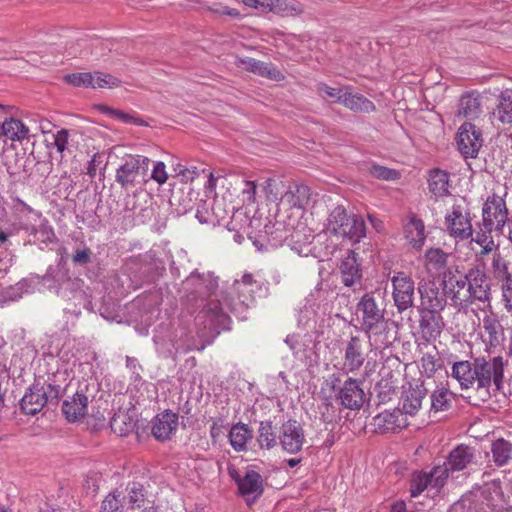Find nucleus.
<instances>
[{"label": "nucleus", "mask_w": 512, "mask_h": 512, "mask_svg": "<svg viewBox=\"0 0 512 512\" xmlns=\"http://www.w3.org/2000/svg\"><path fill=\"white\" fill-rule=\"evenodd\" d=\"M266 290L264 284L251 273H244L240 280L234 281L232 292H221L202 307L195 316V324L203 330V334H219L222 330H228L231 323L229 313L238 319H247L248 309L254 305L256 297Z\"/></svg>", "instance_id": "nucleus-1"}, {"label": "nucleus", "mask_w": 512, "mask_h": 512, "mask_svg": "<svg viewBox=\"0 0 512 512\" xmlns=\"http://www.w3.org/2000/svg\"><path fill=\"white\" fill-rule=\"evenodd\" d=\"M357 310L361 312V327L370 345L375 349L388 348L396 339L394 322L385 317V309L380 307L373 292H367L361 297Z\"/></svg>", "instance_id": "nucleus-2"}, {"label": "nucleus", "mask_w": 512, "mask_h": 512, "mask_svg": "<svg viewBox=\"0 0 512 512\" xmlns=\"http://www.w3.org/2000/svg\"><path fill=\"white\" fill-rule=\"evenodd\" d=\"M66 388L57 381V374H48L47 377H35L34 382L26 389L19 400L20 411L25 415L34 416L44 407H56Z\"/></svg>", "instance_id": "nucleus-3"}, {"label": "nucleus", "mask_w": 512, "mask_h": 512, "mask_svg": "<svg viewBox=\"0 0 512 512\" xmlns=\"http://www.w3.org/2000/svg\"><path fill=\"white\" fill-rule=\"evenodd\" d=\"M274 233L276 234L273 237L274 240L289 241L291 248L299 254L308 255L311 252L310 245L314 240V235L298 219L288 216V221L276 219L273 225H265L266 235Z\"/></svg>", "instance_id": "nucleus-4"}, {"label": "nucleus", "mask_w": 512, "mask_h": 512, "mask_svg": "<svg viewBox=\"0 0 512 512\" xmlns=\"http://www.w3.org/2000/svg\"><path fill=\"white\" fill-rule=\"evenodd\" d=\"M507 362L502 356H495L490 360L485 357H477L473 361L474 375L476 377L477 390L484 393L485 397H490V389L494 386V391H500L503 387L504 367Z\"/></svg>", "instance_id": "nucleus-5"}, {"label": "nucleus", "mask_w": 512, "mask_h": 512, "mask_svg": "<svg viewBox=\"0 0 512 512\" xmlns=\"http://www.w3.org/2000/svg\"><path fill=\"white\" fill-rule=\"evenodd\" d=\"M330 389L335 393V400L349 410H360L366 402V394L361 387L362 382L348 377L341 383V375L333 373L329 377Z\"/></svg>", "instance_id": "nucleus-6"}, {"label": "nucleus", "mask_w": 512, "mask_h": 512, "mask_svg": "<svg viewBox=\"0 0 512 512\" xmlns=\"http://www.w3.org/2000/svg\"><path fill=\"white\" fill-rule=\"evenodd\" d=\"M218 288V277L212 272L192 271L182 282V290L187 302L207 300Z\"/></svg>", "instance_id": "nucleus-7"}, {"label": "nucleus", "mask_w": 512, "mask_h": 512, "mask_svg": "<svg viewBox=\"0 0 512 512\" xmlns=\"http://www.w3.org/2000/svg\"><path fill=\"white\" fill-rule=\"evenodd\" d=\"M467 277V299L464 300V306H467L468 309L477 302L490 306L492 300L491 280L484 268L479 265L469 268Z\"/></svg>", "instance_id": "nucleus-8"}, {"label": "nucleus", "mask_w": 512, "mask_h": 512, "mask_svg": "<svg viewBox=\"0 0 512 512\" xmlns=\"http://www.w3.org/2000/svg\"><path fill=\"white\" fill-rule=\"evenodd\" d=\"M483 96L476 92H468L459 99L457 111L453 116V125L458 128H476L475 122L483 115Z\"/></svg>", "instance_id": "nucleus-9"}, {"label": "nucleus", "mask_w": 512, "mask_h": 512, "mask_svg": "<svg viewBox=\"0 0 512 512\" xmlns=\"http://www.w3.org/2000/svg\"><path fill=\"white\" fill-rule=\"evenodd\" d=\"M150 159L143 155H125L116 169L115 181L123 189L134 186L149 169Z\"/></svg>", "instance_id": "nucleus-10"}, {"label": "nucleus", "mask_w": 512, "mask_h": 512, "mask_svg": "<svg viewBox=\"0 0 512 512\" xmlns=\"http://www.w3.org/2000/svg\"><path fill=\"white\" fill-rule=\"evenodd\" d=\"M476 457L475 448L460 444L452 449L442 465H436V472L440 473L436 480L438 484L447 481L450 474L462 471L474 462Z\"/></svg>", "instance_id": "nucleus-11"}, {"label": "nucleus", "mask_w": 512, "mask_h": 512, "mask_svg": "<svg viewBox=\"0 0 512 512\" xmlns=\"http://www.w3.org/2000/svg\"><path fill=\"white\" fill-rule=\"evenodd\" d=\"M508 220L505 200L495 193L488 196L482 207V225L502 234Z\"/></svg>", "instance_id": "nucleus-12"}, {"label": "nucleus", "mask_w": 512, "mask_h": 512, "mask_svg": "<svg viewBox=\"0 0 512 512\" xmlns=\"http://www.w3.org/2000/svg\"><path fill=\"white\" fill-rule=\"evenodd\" d=\"M470 211L461 204H453L451 212L445 215V225L450 236L467 240L474 234Z\"/></svg>", "instance_id": "nucleus-13"}, {"label": "nucleus", "mask_w": 512, "mask_h": 512, "mask_svg": "<svg viewBox=\"0 0 512 512\" xmlns=\"http://www.w3.org/2000/svg\"><path fill=\"white\" fill-rule=\"evenodd\" d=\"M392 297L398 313H403L414 306L415 282L405 272H397L391 278Z\"/></svg>", "instance_id": "nucleus-14"}, {"label": "nucleus", "mask_w": 512, "mask_h": 512, "mask_svg": "<svg viewBox=\"0 0 512 512\" xmlns=\"http://www.w3.org/2000/svg\"><path fill=\"white\" fill-rule=\"evenodd\" d=\"M467 278V272L461 273L459 267H456L455 270L448 268L443 276L442 284L448 294V298L451 300L452 305L459 311L467 310V306H464V300L467 299V292L462 293L463 289H468Z\"/></svg>", "instance_id": "nucleus-15"}, {"label": "nucleus", "mask_w": 512, "mask_h": 512, "mask_svg": "<svg viewBox=\"0 0 512 512\" xmlns=\"http://www.w3.org/2000/svg\"><path fill=\"white\" fill-rule=\"evenodd\" d=\"M278 439L279 445L285 452L289 454L300 452L305 442L302 425L295 419L283 422L278 431Z\"/></svg>", "instance_id": "nucleus-16"}, {"label": "nucleus", "mask_w": 512, "mask_h": 512, "mask_svg": "<svg viewBox=\"0 0 512 512\" xmlns=\"http://www.w3.org/2000/svg\"><path fill=\"white\" fill-rule=\"evenodd\" d=\"M421 304L418 310L441 312L447 305L448 294L443 287L440 289L435 282H420L417 287Z\"/></svg>", "instance_id": "nucleus-17"}, {"label": "nucleus", "mask_w": 512, "mask_h": 512, "mask_svg": "<svg viewBox=\"0 0 512 512\" xmlns=\"http://www.w3.org/2000/svg\"><path fill=\"white\" fill-rule=\"evenodd\" d=\"M370 426L373 433H396L408 426L407 417L399 407L393 410H385L373 417Z\"/></svg>", "instance_id": "nucleus-18"}, {"label": "nucleus", "mask_w": 512, "mask_h": 512, "mask_svg": "<svg viewBox=\"0 0 512 512\" xmlns=\"http://www.w3.org/2000/svg\"><path fill=\"white\" fill-rule=\"evenodd\" d=\"M179 425V415L170 409L155 415L151 422V434L158 442H166L176 433Z\"/></svg>", "instance_id": "nucleus-19"}, {"label": "nucleus", "mask_w": 512, "mask_h": 512, "mask_svg": "<svg viewBox=\"0 0 512 512\" xmlns=\"http://www.w3.org/2000/svg\"><path fill=\"white\" fill-rule=\"evenodd\" d=\"M367 357L365 341L360 336H351L344 347L343 368L347 372H356Z\"/></svg>", "instance_id": "nucleus-20"}, {"label": "nucleus", "mask_w": 512, "mask_h": 512, "mask_svg": "<svg viewBox=\"0 0 512 512\" xmlns=\"http://www.w3.org/2000/svg\"><path fill=\"white\" fill-rule=\"evenodd\" d=\"M61 410L65 419L70 423L85 417L88 410V396L85 390L79 386L72 396H68L63 401Z\"/></svg>", "instance_id": "nucleus-21"}, {"label": "nucleus", "mask_w": 512, "mask_h": 512, "mask_svg": "<svg viewBox=\"0 0 512 512\" xmlns=\"http://www.w3.org/2000/svg\"><path fill=\"white\" fill-rule=\"evenodd\" d=\"M419 312V330L421 338L426 343H431L440 337L444 328V321L441 312L423 311Z\"/></svg>", "instance_id": "nucleus-22"}, {"label": "nucleus", "mask_w": 512, "mask_h": 512, "mask_svg": "<svg viewBox=\"0 0 512 512\" xmlns=\"http://www.w3.org/2000/svg\"><path fill=\"white\" fill-rule=\"evenodd\" d=\"M455 140L464 159L476 158L484 142L482 130H458Z\"/></svg>", "instance_id": "nucleus-23"}, {"label": "nucleus", "mask_w": 512, "mask_h": 512, "mask_svg": "<svg viewBox=\"0 0 512 512\" xmlns=\"http://www.w3.org/2000/svg\"><path fill=\"white\" fill-rule=\"evenodd\" d=\"M235 65L242 70L271 80L281 81L284 79V75L276 66L251 57H238L235 60Z\"/></svg>", "instance_id": "nucleus-24"}, {"label": "nucleus", "mask_w": 512, "mask_h": 512, "mask_svg": "<svg viewBox=\"0 0 512 512\" xmlns=\"http://www.w3.org/2000/svg\"><path fill=\"white\" fill-rule=\"evenodd\" d=\"M427 393L428 389L425 387L423 381L418 380L414 386L410 384L409 388L405 390L401 396L400 403L402 404V408H400V410L403 411V415L406 417L407 415H416Z\"/></svg>", "instance_id": "nucleus-25"}, {"label": "nucleus", "mask_w": 512, "mask_h": 512, "mask_svg": "<svg viewBox=\"0 0 512 512\" xmlns=\"http://www.w3.org/2000/svg\"><path fill=\"white\" fill-rule=\"evenodd\" d=\"M496 101V107L490 113L492 125L512 124V89L501 90Z\"/></svg>", "instance_id": "nucleus-26"}, {"label": "nucleus", "mask_w": 512, "mask_h": 512, "mask_svg": "<svg viewBox=\"0 0 512 512\" xmlns=\"http://www.w3.org/2000/svg\"><path fill=\"white\" fill-rule=\"evenodd\" d=\"M341 275V282L346 287H353L356 284H361L362 270L358 262V254L349 250L347 256L344 257L339 266Z\"/></svg>", "instance_id": "nucleus-27"}, {"label": "nucleus", "mask_w": 512, "mask_h": 512, "mask_svg": "<svg viewBox=\"0 0 512 512\" xmlns=\"http://www.w3.org/2000/svg\"><path fill=\"white\" fill-rule=\"evenodd\" d=\"M440 473L436 472V466H434L429 472L415 471L412 474L410 480V496L412 498L418 497L425 489L431 487L435 489H441L445 482L438 484L436 480H439L437 476Z\"/></svg>", "instance_id": "nucleus-28"}, {"label": "nucleus", "mask_w": 512, "mask_h": 512, "mask_svg": "<svg viewBox=\"0 0 512 512\" xmlns=\"http://www.w3.org/2000/svg\"><path fill=\"white\" fill-rule=\"evenodd\" d=\"M310 188L301 183H291L282 196V202L292 208L304 209L310 201Z\"/></svg>", "instance_id": "nucleus-29"}, {"label": "nucleus", "mask_w": 512, "mask_h": 512, "mask_svg": "<svg viewBox=\"0 0 512 512\" xmlns=\"http://www.w3.org/2000/svg\"><path fill=\"white\" fill-rule=\"evenodd\" d=\"M483 329L488 335L487 345L489 349L497 348L505 342L504 327L494 313H490L483 318Z\"/></svg>", "instance_id": "nucleus-30"}, {"label": "nucleus", "mask_w": 512, "mask_h": 512, "mask_svg": "<svg viewBox=\"0 0 512 512\" xmlns=\"http://www.w3.org/2000/svg\"><path fill=\"white\" fill-rule=\"evenodd\" d=\"M238 483L240 495H254L255 498L260 497L264 492L263 478L254 469L248 468Z\"/></svg>", "instance_id": "nucleus-31"}, {"label": "nucleus", "mask_w": 512, "mask_h": 512, "mask_svg": "<svg viewBox=\"0 0 512 512\" xmlns=\"http://www.w3.org/2000/svg\"><path fill=\"white\" fill-rule=\"evenodd\" d=\"M405 237L414 248H421L425 242V225L415 213L408 214V222L404 225Z\"/></svg>", "instance_id": "nucleus-32"}, {"label": "nucleus", "mask_w": 512, "mask_h": 512, "mask_svg": "<svg viewBox=\"0 0 512 512\" xmlns=\"http://www.w3.org/2000/svg\"><path fill=\"white\" fill-rule=\"evenodd\" d=\"M344 239H348L351 243L355 244L360 242L366 235V223L361 215L353 214L348 222L337 234Z\"/></svg>", "instance_id": "nucleus-33"}, {"label": "nucleus", "mask_w": 512, "mask_h": 512, "mask_svg": "<svg viewBox=\"0 0 512 512\" xmlns=\"http://www.w3.org/2000/svg\"><path fill=\"white\" fill-rule=\"evenodd\" d=\"M489 272L494 280L503 284L512 279L511 262L499 251H496L492 255Z\"/></svg>", "instance_id": "nucleus-34"}, {"label": "nucleus", "mask_w": 512, "mask_h": 512, "mask_svg": "<svg viewBox=\"0 0 512 512\" xmlns=\"http://www.w3.org/2000/svg\"><path fill=\"white\" fill-rule=\"evenodd\" d=\"M229 443L237 452L247 450V442L253 438L252 429L242 422L234 424L229 431Z\"/></svg>", "instance_id": "nucleus-35"}, {"label": "nucleus", "mask_w": 512, "mask_h": 512, "mask_svg": "<svg viewBox=\"0 0 512 512\" xmlns=\"http://www.w3.org/2000/svg\"><path fill=\"white\" fill-rule=\"evenodd\" d=\"M492 461L497 467L508 465L512 460V442L498 438L491 443Z\"/></svg>", "instance_id": "nucleus-36"}, {"label": "nucleus", "mask_w": 512, "mask_h": 512, "mask_svg": "<svg viewBox=\"0 0 512 512\" xmlns=\"http://www.w3.org/2000/svg\"><path fill=\"white\" fill-rule=\"evenodd\" d=\"M452 376L459 382L462 389H469L476 383L474 365L470 361H458L452 366Z\"/></svg>", "instance_id": "nucleus-37"}, {"label": "nucleus", "mask_w": 512, "mask_h": 512, "mask_svg": "<svg viewBox=\"0 0 512 512\" xmlns=\"http://www.w3.org/2000/svg\"><path fill=\"white\" fill-rule=\"evenodd\" d=\"M429 191L436 197H444L449 194V174L439 168L430 170L428 176Z\"/></svg>", "instance_id": "nucleus-38"}, {"label": "nucleus", "mask_w": 512, "mask_h": 512, "mask_svg": "<svg viewBox=\"0 0 512 512\" xmlns=\"http://www.w3.org/2000/svg\"><path fill=\"white\" fill-rule=\"evenodd\" d=\"M97 109L107 114L108 116L118 120L120 123L124 125L130 126H150V122L146 119L140 117L136 112L128 113L120 110L112 109L105 105H98Z\"/></svg>", "instance_id": "nucleus-39"}, {"label": "nucleus", "mask_w": 512, "mask_h": 512, "mask_svg": "<svg viewBox=\"0 0 512 512\" xmlns=\"http://www.w3.org/2000/svg\"><path fill=\"white\" fill-rule=\"evenodd\" d=\"M128 504L131 509L147 507L150 504L148 500V490L144 484L132 481L126 486Z\"/></svg>", "instance_id": "nucleus-40"}, {"label": "nucleus", "mask_w": 512, "mask_h": 512, "mask_svg": "<svg viewBox=\"0 0 512 512\" xmlns=\"http://www.w3.org/2000/svg\"><path fill=\"white\" fill-rule=\"evenodd\" d=\"M375 404L377 406L390 402L397 396V386L391 377L381 378L374 387Z\"/></svg>", "instance_id": "nucleus-41"}, {"label": "nucleus", "mask_w": 512, "mask_h": 512, "mask_svg": "<svg viewBox=\"0 0 512 512\" xmlns=\"http://www.w3.org/2000/svg\"><path fill=\"white\" fill-rule=\"evenodd\" d=\"M347 94L344 97L343 105L355 112L369 113L375 110V105L371 100L359 93H353L350 87H347Z\"/></svg>", "instance_id": "nucleus-42"}, {"label": "nucleus", "mask_w": 512, "mask_h": 512, "mask_svg": "<svg viewBox=\"0 0 512 512\" xmlns=\"http://www.w3.org/2000/svg\"><path fill=\"white\" fill-rule=\"evenodd\" d=\"M278 434L271 421H261L257 442L262 449L270 450L278 444Z\"/></svg>", "instance_id": "nucleus-43"}, {"label": "nucleus", "mask_w": 512, "mask_h": 512, "mask_svg": "<svg viewBox=\"0 0 512 512\" xmlns=\"http://www.w3.org/2000/svg\"><path fill=\"white\" fill-rule=\"evenodd\" d=\"M454 393L446 388H439L432 392L430 396L431 407L430 410L437 413L448 411L452 406V399Z\"/></svg>", "instance_id": "nucleus-44"}, {"label": "nucleus", "mask_w": 512, "mask_h": 512, "mask_svg": "<svg viewBox=\"0 0 512 512\" xmlns=\"http://www.w3.org/2000/svg\"><path fill=\"white\" fill-rule=\"evenodd\" d=\"M347 87H330L325 83H318L316 85V92L324 100L343 104L344 97L347 94Z\"/></svg>", "instance_id": "nucleus-45"}, {"label": "nucleus", "mask_w": 512, "mask_h": 512, "mask_svg": "<svg viewBox=\"0 0 512 512\" xmlns=\"http://www.w3.org/2000/svg\"><path fill=\"white\" fill-rule=\"evenodd\" d=\"M479 230L474 231L475 237L472 238L474 242L482 247L481 254H488L492 252L495 244L492 237V232L495 230H489L485 226L482 225V222L478 224Z\"/></svg>", "instance_id": "nucleus-46"}, {"label": "nucleus", "mask_w": 512, "mask_h": 512, "mask_svg": "<svg viewBox=\"0 0 512 512\" xmlns=\"http://www.w3.org/2000/svg\"><path fill=\"white\" fill-rule=\"evenodd\" d=\"M45 134V142L47 147L53 146L57 152L62 153L68 144L69 130H58L56 134L51 133L52 130H41Z\"/></svg>", "instance_id": "nucleus-47"}, {"label": "nucleus", "mask_w": 512, "mask_h": 512, "mask_svg": "<svg viewBox=\"0 0 512 512\" xmlns=\"http://www.w3.org/2000/svg\"><path fill=\"white\" fill-rule=\"evenodd\" d=\"M124 499L125 496L122 495V492L118 490L112 491L103 500L100 512H123Z\"/></svg>", "instance_id": "nucleus-48"}, {"label": "nucleus", "mask_w": 512, "mask_h": 512, "mask_svg": "<svg viewBox=\"0 0 512 512\" xmlns=\"http://www.w3.org/2000/svg\"><path fill=\"white\" fill-rule=\"evenodd\" d=\"M351 215H348L346 209L342 206L335 207L328 218L329 221V227L331 231L337 235L339 231L343 228L345 225V222H348L350 220Z\"/></svg>", "instance_id": "nucleus-49"}, {"label": "nucleus", "mask_w": 512, "mask_h": 512, "mask_svg": "<svg viewBox=\"0 0 512 512\" xmlns=\"http://www.w3.org/2000/svg\"><path fill=\"white\" fill-rule=\"evenodd\" d=\"M448 253L441 248H429L425 252V261L435 270H441L447 265Z\"/></svg>", "instance_id": "nucleus-50"}, {"label": "nucleus", "mask_w": 512, "mask_h": 512, "mask_svg": "<svg viewBox=\"0 0 512 512\" xmlns=\"http://www.w3.org/2000/svg\"><path fill=\"white\" fill-rule=\"evenodd\" d=\"M14 107L0 105V128H27V124L14 117Z\"/></svg>", "instance_id": "nucleus-51"}, {"label": "nucleus", "mask_w": 512, "mask_h": 512, "mask_svg": "<svg viewBox=\"0 0 512 512\" xmlns=\"http://www.w3.org/2000/svg\"><path fill=\"white\" fill-rule=\"evenodd\" d=\"M267 11H271L280 16H294L300 11L286 0H266Z\"/></svg>", "instance_id": "nucleus-52"}, {"label": "nucleus", "mask_w": 512, "mask_h": 512, "mask_svg": "<svg viewBox=\"0 0 512 512\" xmlns=\"http://www.w3.org/2000/svg\"><path fill=\"white\" fill-rule=\"evenodd\" d=\"M368 172L371 176L380 180L393 181L400 178L399 171L376 163H372L368 167Z\"/></svg>", "instance_id": "nucleus-53"}, {"label": "nucleus", "mask_w": 512, "mask_h": 512, "mask_svg": "<svg viewBox=\"0 0 512 512\" xmlns=\"http://www.w3.org/2000/svg\"><path fill=\"white\" fill-rule=\"evenodd\" d=\"M95 76L89 72L72 73L64 76V81L75 87L91 88L94 86Z\"/></svg>", "instance_id": "nucleus-54"}, {"label": "nucleus", "mask_w": 512, "mask_h": 512, "mask_svg": "<svg viewBox=\"0 0 512 512\" xmlns=\"http://www.w3.org/2000/svg\"><path fill=\"white\" fill-rule=\"evenodd\" d=\"M32 233L37 241L46 245L53 243L56 240L54 230L48 224L42 223L39 226L34 227Z\"/></svg>", "instance_id": "nucleus-55"}, {"label": "nucleus", "mask_w": 512, "mask_h": 512, "mask_svg": "<svg viewBox=\"0 0 512 512\" xmlns=\"http://www.w3.org/2000/svg\"><path fill=\"white\" fill-rule=\"evenodd\" d=\"M95 76L94 86L91 88H113L118 87L120 81L112 76L111 74L102 73V72H94L92 73Z\"/></svg>", "instance_id": "nucleus-56"}, {"label": "nucleus", "mask_w": 512, "mask_h": 512, "mask_svg": "<svg viewBox=\"0 0 512 512\" xmlns=\"http://www.w3.org/2000/svg\"><path fill=\"white\" fill-rule=\"evenodd\" d=\"M92 261V251L87 246L77 247L72 254V262L75 266L84 267Z\"/></svg>", "instance_id": "nucleus-57"}, {"label": "nucleus", "mask_w": 512, "mask_h": 512, "mask_svg": "<svg viewBox=\"0 0 512 512\" xmlns=\"http://www.w3.org/2000/svg\"><path fill=\"white\" fill-rule=\"evenodd\" d=\"M423 372L427 375V377H432L435 372L440 367L438 360L431 354H425L421 359Z\"/></svg>", "instance_id": "nucleus-58"}, {"label": "nucleus", "mask_w": 512, "mask_h": 512, "mask_svg": "<svg viewBox=\"0 0 512 512\" xmlns=\"http://www.w3.org/2000/svg\"><path fill=\"white\" fill-rule=\"evenodd\" d=\"M30 130H0V136H4L11 141L23 142L24 140L29 141Z\"/></svg>", "instance_id": "nucleus-59"}, {"label": "nucleus", "mask_w": 512, "mask_h": 512, "mask_svg": "<svg viewBox=\"0 0 512 512\" xmlns=\"http://www.w3.org/2000/svg\"><path fill=\"white\" fill-rule=\"evenodd\" d=\"M501 290L504 306L512 314V278L501 284Z\"/></svg>", "instance_id": "nucleus-60"}, {"label": "nucleus", "mask_w": 512, "mask_h": 512, "mask_svg": "<svg viewBox=\"0 0 512 512\" xmlns=\"http://www.w3.org/2000/svg\"><path fill=\"white\" fill-rule=\"evenodd\" d=\"M165 164L162 161H158L154 164L151 178L156 181L158 184H164L168 178V175L165 170Z\"/></svg>", "instance_id": "nucleus-61"}, {"label": "nucleus", "mask_w": 512, "mask_h": 512, "mask_svg": "<svg viewBox=\"0 0 512 512\" xmlns=\"http://www.w3.org/2000/svg\"><path fill=\"white\" fill-rule=\"evenodd\" d=\"M102 163H103L102 155L100 153H95L87 165V175L91 179L96 177L97 170L101 169Z\"/></svg>", "instance_id": "nucleus-62"}, {"label": "nucleus", "mask_w": 512, "mask_h": 512, "mask_svg": "<svg viewBox=\"0 0 512 512\" xmlns=\"http://www.w3.org/2000/svg\"><path fill=\"white\" fill-rule=\"evenodd\" d=\"M179 172H180L179 179L183 183L192 182L200 174V170L195 166H187L183 170H179Z\"/></svg>", "instance_id": "nucleus-63"}, {"label": "nucleus", "mask_w": 512, "mask_h": 512, "mask_svg": "<svg viewBox=\"0 0 512 512\" xmlns=\"http://www.w3.org/2000/svg\"><path fill=\"white\" fill-rule=\"evenodd\" d=\"M257 186L253 181H246L242 190L244 199L248 202H254Z\"/></svg>", "instance_id": "nucleus-64"}]
</instances>
